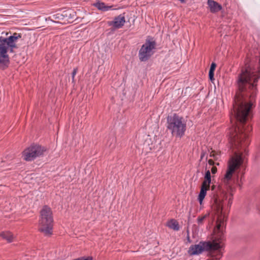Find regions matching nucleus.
<instances>
[{
  "instance_id": "f257e3e1",
  "label": "nucleus",
  "mask_w": 260,
  "mask_h": 260,
  "mask_svg": "<svg viewBox=\"0 0 260 260\" xmlns=\"http://www.w3.org/2000/svg\"><path fill=\"white\" fill-rule=\"evenodd\" d=\"M260 71H241L238 75L237 92L231 113V127L226 132L230 149H236L228 162V169L222 181L228 184L234 173L244 174L246 167L250 143L249 134L252 127L249 120L252 118L251 109L254 106L257 94L256 82Z\"/></svg>"
},
{
  "instance_id": "f03ea898",
  "label": "nucleus",
  "mask_w": 260,
  "mask_h": 260,
  "mask_svg": "<svg viewBox=\"0 0 260 260\" xmlns=\"http://www.w3.org/2000/svg\"><path fill=\"white\" fill-rule=\"evenodd\" d=\"M21 34L14 32L12 35L7 37H0V66H7L9 62L8 52H13L17 48L16 43L18 39L21 38Z\"/></svg>"
},
{
  "instance_id": "7ed1b4c3",
  "label": "nucleus",
  "mask_w": 260,
  "mask_h": 260,
  "mask_svg": "<svg viewBox=\"0 0 260 260\" xmlns=\"http://www.w3.org/2000/svg\"><path fill=\"white\" fill-rule=\"evenodd\" d=\"M167 127L173 136L181 138L186 130V122L184 118L176 113L168 116L167 118Z\"/></svg>"
},
{
  "instance_id": "20e7f679",
  "label": "nucleus",
  "mask_w": 260,
  "mask_h": 260,
  "mask_svg": "<svg viewBox=\"0 0 260 260\" xmlns=\"http://www.w3.org/2000/svg\"><path fill=\"white\" fill-rule=\"evenodd\" d=\"M53 218L51 209L45 205L40 211L39 224L40 231L44 235L49 236L52 234Z\"/></svg>"
},
{
  "instance_id": "39448f33",
  "label": "nucleus",
  "mask_w": 260,
  "mask_h": 260,
  "mask_svg": "<svg viewBox=\"0 0 260 260\" xmlns=\"http://www.w3.org/2000/svg\"><path fill=\"white\" fill-rule=\"evenodd\" d=\"M221 246L220 243L210 241H201L198 244L192 245L188 250L190 255H197L204 251L220 250Z\"/></svg>"
},
{
  "instance_id": "423d86ee",
  "label": "nucleus",
  "mask_w": 260,
  "mask_h": 260,
  "mask_svg": "<svg viewBox=\"0 0 260 260\" xmlns=\"http://www.w3.org/2000/svg\"><path fill=\"white\" fill-rule=\"evenodd\" d=\"M156 42L154 41L146 40L143 44L138 52L140 60L142 62L147 61L153 54V50L155 49Z\"/></svg>"
},
{
  "instance_id": "0eeeda50",
  "label": "nucleus",
  "mask_w": 260,
  "mask_h": 260,
  "mask_svg": "<svg viewBox=\"0 0 260 260\" xmlns=\"http://www.w3.org/2000/svg\"><path fill=\"white\" fill-rule=\"evenodd\" d=\"M44 147L38 144H31L23 152L24 159L26 161H32L38 157L43 155L45 151Z\"/></svg>"
},
{
  "instance_id": "6e6552de",
  "label": "nucleus",
  "mask_w": 260,
  "mask_h": 260,
  "mask_svg": "<svg viewBox=\"0 0 260 260\" xmlns=\"http://www.w3.org/2000/svg\"><path fill=\"white\" fill-rule=\"evenodd\" d=\"M125 22V17L120 14L118 16L115 17L112 21L108 22V25L113 27L115 29L121 28Z\"/></svg>"
},
{
  "instance_id": "1a4fd4ad",
  "label": "nucleus",
  "mask_w": 260,
  "mask_h": 260,
  "mask_svg": "<svg viewBox=\"0 0 260 260\" xmlns=\"http://www.w3.org/2000/svg\"><path fill=\"white\" fill-rule=\"evenodd\" d=\"M208 5L210 11L213 13L218 12L222 9L221 6L214 0H208Z\"/></svg>"
},
{
  "instance_id": "9d476101",
  "label": "nucleus",
  "mask_w": 260,
  "mask_h": 260,
  "mask_svg": "<svg viewBox=\"0 0 260 260\" xmlns=\"http://www.w3.org/2000/svg\"><path fill=\"white\" fill-rule=\"evenodd\" d=\"M93 6L96 7L98 10L103 11L106 12L110 10L111 9L112 7L110 6H107L103 2H101L100 1L97 2L93 4Z\"/></svg>"
},
{
  "instance_id": "9b49d317",
  "label": "nucleus",
  "mask_w": 260,
  "mask_h": 260,
  "mask_svg": "<svg viewBox=\"0 0 260 260\" xmlns=\"http://www.w3.org/2000/svg\"><path fill=\"white\" fill-rule=\"evenodd\" d=\"M0 236L9 243L12 242L14 238V235L9 231L0 233Z\"/></svg>"
},
{
  "instance_id": "f8f14e48",
  "label": "nucleus",
  "mask_w": 260,
  "mask_h": 260,
  "mask_svg": "<svg viewBox=\"0 0 260 260\" xmlns=\"http://www.w3.org/2000/svg\"><path fill=\"white\" fill-rule=\"evenodd\" d=\"M209 188L204 186L203 185L201 186V190L200 193L198 195V200L200 204H201L204 200L205 196L207 194V191L209 189Z\"/></svg>"
},
{
  "instance_id": "ddd939ff",
  "label": "nucleus",
  "mask_w": 260,
  "mask_h": 260,
  "mask_svg": "<svg viewBox=\"0 0 260 260\" xmlns=\"http://www.w3.org/2000/svg\"><path fill=\"white\" fill-rule=\"evenodd\" d=\"M167 226L175 231H178L179 230V225L178 222L174 219L170 220L167 222Z\"/></svg>"
},
{
  "instance_id": "4468645a",
  "label": "nucleus",
  "mask_w": 260,
  "mask_h": 260,
  "mask_svg": "<svg viewBox=\"0 0 260 260\" xmlns=\"http://www.w3.org/2000/svg\"><path fill=\"white\" fill-rule=\"evenodd\" d=\"M223 207H222L221 208V209H220L219 208L218 210V214L220 213V215H218V218H217V220H218V222H219V226H221L222 225V224H223V222H224V218H225V215L224 214V213H223Z\"/></svg>"
},
{
  "instance_id": "2eb2a0df",
  "label": "nucleus",
  "mask_w": 260,
  "mask_h": 260,
  "mask_svg": "<svg viewBox=\"0 0 260 260\" xmlns=\"http://www.w3.org/2000/svg\"><path fill=\"white\" fill-rule=\"evenodd\" d=\"M115 139L114 137L111 138L107 142V145L110 148L113 149L115 147Z\"/></svg>"
},
{
  "instance_id": "dca6fc26",
  "label": "nucleus",
  "mask_w": 260,
  "mask_h": 260,
  "mask_svg": "<svg viewBox=\"0 0 260 260\" xmlns=\"http://www.w3.org/2000/svg\"><path fill=\"white\" fill-rule=\"evenodd\" d=\"M211 183V178L206 179H204V180L203 181L202 185H203L204 186L209 188Z\"/></svg>"
},
{
  "instance_id": "f3484780",
  "label": "nucleus",
  "mask_w": 260,
  "mask_h": 260,
  "mask_svg": "<svg viewBox=\"0 0 260 260\" xmlns=\"http://www.w3.org/2000/svg\"><path fill=\"white\" fill-rule=\"evenodd\" d=\"M68 13H64L63 12V14H57L55 16V18H57L59 20H63L64 18H65V17H68Z\"/></svg>"
},
{
  "instance_id": "a211bd4d",
  "label": "nucleus",
  "mask_w": 260,
  "mask_h": 260,
  "mask_svg": "<svg viewBox=\"0 0 260 260\" xmlns=\"http://www.w3.org/2000/svg\"><path fill=\"white\" fill-rule=\"evenodd\" d=\"M206 218V215L203 216L202 217H199L197 219V222L199 224H202L203 221Z\"/></svg>"
},
{
  "instance_id": "6ab92c4d",
  "label": "nucleus",
  "mask_w": 260,
  "mask_h": 260,
  "mask_svg": "<svg viewBox=\"0 0 260 260\" xmlns=\"http://www.w3.org/2000/svg\"><path fill=\"white\" fill-rule=\"evenodd\" d=\"M77 68H74L73 69V71L72 73V82H75V79H74V78H75V75H76L77 73Z\"/></svg>"
},
{
  "instance_id": "aec40b11",
  "label": "nucleus",
  "mask_w": 260,
  "mask_h": 260,
  "mask_svg": "<svg viewBox=\"0 0 260 260\" xmlns=\"http://www.w3.org/2000/svg\"><path fill=\"white\" fill-rule=\"evenodd\" d=\"M214 72L209 71V78L211 81H213L214 80Z\"/></svg>"
},
{
  "instance_id": "412c9836",
  "label": "nucleus",
  "mask_w": 260,
  "mask_h": 260,
  "mask_svg": "<svg viewBox=\"0 0 260 260\" xmlns=\"http://www.w3.org/2000/svg\"><path fill=\"white\" fill-rule=\"evenodd\" d=\"M211 178V173L209 170L206 171L204 176V179Z\"/></svg>"
},
{
  "instance_id": "4be33fe9",
  "label": "nucleus",
  "mask_w": 260,
  "mask_h": 260,
  "mask_svg": "<svg viewBox=\"0 0 260 260\" xmlns=\"http://www.w3.org/2000/svg\"><path fill=\"white\" fill-rule=\"evenodd\" d=\"M216 66V63L214 62H212L210 66L209 71L214 72V71L215 70Z\"/></svg>"
},
{
  "instance_id": "5701e85b",
  "label": "nucleus",
  "mask_w": 260,
  "mask_h": 260,
  "mask_svg": "<svg viewBox=\"0 0 260 260\" xmlns=\"http://www.w3.org/2000/svg\"><path fill=\"white\" fill-rule=\"evenodd\" d=\"M70 12H71L70 11L64 12V13H68V17H65V18H70V19L73 18V17L72 16V14Z\"/></svg>"
},
{
  "instance_id": "b1692460",
  "label": "nucleus",
  "mask_w": 260,
  "mask_h": 260,
  "mask_svg": "<svg viewBox=\"0 0 260 260\" xmlns=\"http://www.w3.org/2000/svg\"><path fill=\"white\" fill-rule=\"evenodd\" d=\"M232 199L231 198L229 199L228 201V207H230L232 205Z\"/></svg>"
},
{
  "instance_id": "393cba45",
  "label": "nucleus",
  "mask_w": 260,
  "mask_h": 260,
  "mask_svg": "<svg viewBox=\"0 0 260 260\" xmlns=\"http://www.w3.org/2000/svg\"><path fill=\"white\" fill-rule=\"evenodd\" d=\"M211 171H212V173H214L215 172L216 170L215 169L212 168Z\"/></svg>"
},
{
  "instance_id": "a878e982",
  "label": "nucleus",
  "mask_w": 260,
  "mask_h": 260,
  "mask_svg": "<svg viewBox=\"0 0 260 260\" xmlns=\"http://www.w3.org/2000/svg\"><path fill=\"white\" fill-rule=\"evenodd\" d=\"M203 156H204V155H201V159H202V158H203Z\"/></svg>"
}]
</instances>
